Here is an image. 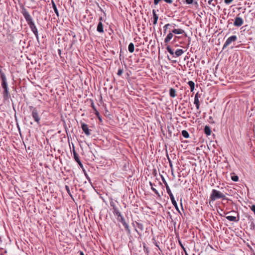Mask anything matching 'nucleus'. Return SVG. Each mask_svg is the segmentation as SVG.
Segmentation results:
<instances>
[{
    "label": "nucleus",
    "mask_w": 255,
    "mask_h": 255,
    "mask_svg": "<svg viewBox=\"0 0 255 255\" xmlns=\"http://www.w3.org/2000/svg\"><path fill=\"white\" fill-rule=\"evenodd\" d=\"M152 13H153V24H156L157 23V22L158 16L156 14L155 10L153 9L152 10Z\"/></svg>",
    "instance_id": "obj_16"
},
{
    "label": "nucleus",
    "mask_w": 255,
    "mask_h": 255,
    "mask_svg": "<svg viewBox=\"0 0 255 255\" xmlns=\"http://www.w3.org/2000/svg\"><path fill=\"white\" fill-rule=\"evenodd\" d=\"M170 26H172L173 25H169V23L165 24L163 26V30H167V29H168V28Z\"/></svg>",
    "instance_id": "obj_34"
},
{
    "label": "nucleus",
    "mask_w": 255,
    "mask_h": 255,
    "mask_svg": "<svg viewBox=\"0 0 255 255\" xmlns=\"http://www.w3.org/2000/svg\"><path fill=\"white\" fill-rule=\"evenodd\" d=\"M244 20L243 18L239 16H236L234 22V25L237 27H240L243 25Z\"/></svg>",
    "instance_id": "obj_8"
},
{
    "label": "nucleus",
    "mask_w": 255,
    "mask_h": 255,
    "mask_svg": "<svg viewBox=\"0 0 255 255\" xmlns=\"http://www.w3.org/2000/svg\"><path fill=\"white\" fill-rule=\"evenodd\" d=\"M233 0H225L224 2L226 4H229L233 1Z\"/></svg>",
    "instance_id": "obj_37"
},
{
    "label": "nucleus",
    "mask_w": 255,
    "mask_h": 255,
    "mask_svg": "<svg viewBox=\"0 0 255 255\" xmlns=\"http://www.w3.org/2000/svg\"><path fill=\"white\" fill-rule=\"evenodd\" d=\"M102 20H103L102 17H100L99 18V20H100V21H101V22H102Z\"/></svg>",
    "instance_id": "obj_50"
},
{
    "label": "nucleus",
    "mask_w": 255,
    "mask_h": 255,
    "mask_svg": "<svg viewBox=\"0 0 255 255\" xmlns=\"http://www.w3.org/2000/svg\"><path fill=\"white\" fill-rule=\"evenodd\" d=\"M226 218L230 221L238 222L240 220V217L238 216L237 217L233 216H228Z\"/></svg>",
    "instance_id": "obj_10"
},
{
    "label": "nucleus",
    "mask_w": 255,
    "mask_h": 255,
    "mask_svg": "<svg viewBox=\"0 0 255 255\" xmlns=\"http://www.w3.org/2000/svg\"><path fill=\"white\" fill-rule=\"evenodd\" d=\"M52 7L54 9L55 13H56L57 17H59V14L58 10L57 9V8L56 7L55 3H54V2L53 1H52Z\"/></svg>",
    "instance_id": "obj_20"
},
{
    "label": "nucleus",
    "mask_w": 255,
    "mask_h": 255,
    "mask_svg": "<svg viewBox=\"0 0 255 255\" xmlns=\"http://www.w3.org/2000/svg\"><path fill=\"white\" fill-rule=\"evenodd\" d=\"M167 51L171 54L173 55L174 54V51L169 46H168L166 48Z\"/></svg>",
    "instance_id": "obj_27"
},
{
    "label": "nucleus",
    "mask_w": 255,
    "mask_h": 255,
    "mask_svg": "<svg viewBox=\"0 0 255 255\" xmlns=\"http://www.w3.org/2000/svg\"><path fill=\"white\" fill-rule=\"evenodd\" d=\"M87 179H88L89 181L90 180V178H87Z\"/></svg>",
    "instance_id": "obj_55"
},
{
    "label": "nucleus",
    "mask_w": 255,
    "mask_h": 255,
    "mask_svg": "<svg viewBox=\"0 0 255 255\" xmlns=\"http://www.w3.org/2000/svg\"><path fill=\"white\" fill-rule=\"evenodd\" d=\"M231 179L233 181L237 182L239 180V177L237 175L235 174L231 176Z\"/></svg>",
    "instance_id": "obj_30"
},
{
    "label": "nucleus",
    "mask_w": 255,
    "mask_h": 255,
    "mask_svg": "<svg viewBox=\"0 0 255 255\" xmlns=\"http://www.w3.org/2000/svg\"><path fill=\"white\" fill-rule=\"evenodd\" d=\"M169 25H173L172 26H170L168 28V29H170L171 30H172V28H174L175 25H176L175 24H174V23L169 24Z\"/></svg>",
    "instance_id": "obj_38"
},
{
    "label": "nucleus",
    "mask_w": 255,
    "mask_h": 255,
    "mask_svg": "<svg viewBox=\"0 0 255 255\" xmlns=\"http://www.w3.org/2000/svg\"><path fill=\"white\" fill-rule=\"evenodd\" d=\"M98 120H99V121L102 123V117L100 116H99L98 117H97Z\"/></svg>",
    "instance_id": "obj_44"
},
{
    "label": "nucleus",
    "mask_w": 255,
    "mask_h": 255,
    "mask_svg": "<svg viewBox=\"0 0 255 255\" xmlns=\"http://www.w3.org/2000/svg\"><path fill=\"white\" fill-rule=\"evenodd\" d=\"M251 228H252V227L254 228V227H255V224H254V223H253V222H252V223H251Z\"/></svg>",
    "instance_id": "obj_47"
},
{
    "label": "nucleus",
    "mask_w": 255,
    "mask_h": 255,
    "mask_svg": "<svg viewBox=\"0 0 255 255\" xmlns=\"http://www.w3.org/2000/svg\"><path fill=\"white\" fill-rule=\"evenodd\" d=\"M24 18L25 19L27 24H28L30 29L35 35L37 40L39 41V36L37 28L33 21L32 18L30 16L28 11L25 8H23L21 11Z\"/></svg>",
    "instance_id": "obj_1"
},
{
    "label": "nucleus",
    "mask_w": 255,
    "mask_h": 255,
    "mask_svg": "<svg viewBox=\"0 0 255 255\" xmlns=\"http://www.w3.org/2000/svg\"><path fill=\"white\" fill-rule=\"evenodd\" d=\"M0 79L1 80V86L3 90L2 93L3 98L4 100H7L10 98V95L9 92L6 77L0 78Z\"/></svg>",
    "instance_id": "obj_2"
},
{
    "label": "nucleus",
    "mask_w": 255,
    "mask_h": 255,
    "mask_svg": "<svg viewBox=\"0 0 255 255\" xmlns=\"http://www.w3.org/2000/svg\"><path fill=\"white\" fill-rule=\"evenodd\" d=\"M165 182V187H166V191H167V192L168 193V194L169 195V197H170V199L171 201V202L172 203V204L174 206V207L176 208H177V202L174 198V197L169 188V187L168 186L167 183Z\"/></svg>",
    "instance_id": "obj_5"
},
{
    "label": "nucleus",
    "mask_w": 255,
    "mask_h": 255,
    "mask_svg": "<svg viewBox=\"0 0 255 255\" xmlns=\"http://www.w3.org/2000/svg\"><path fill=\"white\" fill-rule=\"evenodd\" d=\"M91 107L93 108V109L94 110V111H95L96 110H97L96 107H95V106L94 104V103L92 102V103H91Z\"/></svg>",
    "instance_id": "obj_40"
},
{
    "label": "nucleus",
    "mask_w": 255,
    "mask_h": 255,
    "mask_svg": "<svg viewBox=\"0 0 255 255\" xmlns=\"http://www.w3.org/2000/svg\"><path fill=\"white\" fill-rule=\"evenodd\" d=\"M188 84L189 85V86L190 87V88L191 89V81H188Z\"/></svg>",
    "instance_id": "obj_46"
},
{
    "label": "nucleus",
    "mask_w": 255,
    "mask_h": 255,
    "mask_svg": "<svg viewBox=\"0 0 255 255\" xmlns=\"http://www.w3.org/2000/svg\"><path fill=\"white\" fill-rule=\"evenodd\" d=\"M219 199H226V196L221 192L216 189H213L210 196V200L214 201Z\"/></svg>",
    "instance_id": "obj_3"
},
{
    "label": "nucleus",
    "mask_w": 255,
    "mask_h": 255,
    "mask_svg": "<svg viewBox=\"0 0 255 255\" xmlns=\"http://www.w3.org/2000/svg\"><path fill=\"white\" fill-rule=\"evenodd\" d=\"M237 39L238 37L236 35H232L229 38H228L223 45V49H225L228 45L231 44L233 42L236 41L237 40Z\"/></svg>",
    "instance_id": "obj_6"
},
{
    "label": "nucleus",
    "mask_w": 255,
    "mask_h": 255,
    "mask_svg": "<svg viewBox=\"0 0 255 255\" xmlns=\"http://www.w3.org/2000/svg\"><path fill=\"white\" fill-rule=\"evenodd\" d=\"M80 255H85L83 252L81 251L80 252Z\"/></svg>",
    "instance_id": "obj_49"
},
{
    "label": "nucleus",
    "mask_w": 255,
    "mask_h": 255,
    "mask_svg": "<svg viewBox=\"0 0 255 255\" xmlns=\"http://www.w3.org/2000/svg\"><path fill=\"white\" fill-rule=\"evenodd\" d=\"M182 135L185 138H188L189 137V134L187 131L183 130L182 131Z\"/></svg>",
    "instance_id": "obj_26"
},
{
    "label": "nucleus",
    "mask_w": 255,
    "mask_h": 255,
    "mask_svg": "<svg viewBox=\"0 0 255 255\" xmlns=\"http://www.w3.org/2000/svg\"><path fill=\"white\" fill-rule=\"evenodd\" d=\"M194 165L197 168H194V170L195 172V174L197 173L198 172H200L201 171V167L199 166H197L196 163H193L192 162V167Z\"/></svg>",
    "instance_id": "obj_19"
},
{
    "label": "nucleus",
    "mask_w": 255,
    "mask_h": 255,
    "mask_svg": "<svg viewBox=\"0 0 255 255\" xmlns=\"http://www.w3.org/2000/svg\"><path fill=\"white\" fill-rule=\"evenodd\" d=\"M194 86H195L194 83L193 82H192V91H193V90L194 89Z\"/></svg>",
    "instance_id": "obj_48"
},
{
    "label": "nucleus",
    "mask_w": 255,
    "mask_h": 255,
    "mask_svg": "<svg viewBox=\"0 0 255 255\" xmlns=\"http://www.w3.org/2000/svg\"><path fill=\"white\" fill-rule=\"evenodd\" d=\"M161 0H154V3L155 5H157Z\"/></svg>",
    "instance_id": "obj_42"
},
{
    "label": "nucleus",
    "mask_w": 255,
    "mask_h": 255,
    "mask_svg": "<svg viewBox=\"0 0 255 255\" xmlns=\"http://www.w3.org/2000/svg\"><path fill=\"white\" fill-rule=\"evenodd\" d=\"M81 128H82L83 131L85 133V134L88 136L90 135L91 134L90 131L91 130H90L88 128V125L86 124L82 123V122L81 123Z\"/></svg>",
    "instance_id": "obj_9"
},
{
    "label": "nucleus",
    "mask_w": 255,
    "mask_h": 255,
    "mask_svg": "<svg viewBox=\"0 0 255 255\" xmlns=\"http://www.w3.org/2000/svg\"><path fill=\"white\" fill-rule=\"evenodd\" d=\"M59 52L60 53L61 52V50H59Z\"/></svg>",
    "instance_id": "obj_54"
},
{
    "label": "nucleus",
    "mask_w": 255,
    "mask_h": 255,
    "mask_svg": "<svg viewBox=\"0 0 255 255\" xmlns=\"http://www.w3.org/2000/svg\"><path fill=\"white\" fill-rule=\"evenodd\" d=\"M1 68H2L1 66H0V78H2L6 77V75L3 72Z\"/></svg>",
    "instance_id": "obj_29"
},
{
    "label": "nucleus",
    "mask_w": 255,
    "mask_h": 255,
    "mask_svg": "<svg viewBox=\"0 0 255 255\" xmlns=\"http://www.w3.org/2000/svg\"><path fill=\"white\" fill-rule=\"evenodd\" d=\"M128 49L129 52L132 53L134 50V44L132 43H130L128 46Z\"/></svg>",
    "instance_id": "obj_23"
},
{
    "label": "nucleus",
    "mask_w": 255,
    "mask_h": 255,
    "mask_svg": "<svg viewBox=\"0 0 255 255\" xmlns=\"http://www.w3.org/2000/svg\"><path fill=\"white\" fill-rule=\"evenodd\" d=\"M149 184L151 186V190L154 192V193L157 195H159L158 191L155 188L153 187V186H154L155 184L152 183L151 182H149Z\"/></svg>",
    "instance_id": "obj_22"
},
{
    "label": "nucleus",
    "mask_w": 255,
    "mask_h": 255,
    "mask_svg": "<svg viewBox=\"0 0 255 255\" xmlns=\"http://www.w3.org/2000/svg\"><path fill=\"white\" fill-rule=\"evenodd\" d=\"M187 142L188 141L187 140L182 141V144H181L182 147L184 148H187L188 145H186V143H187Z\"/></svg>",
    "instance_id": "obj_32"
},
{
    "label": "nucleus",
    "mask_w": 255,
    "mask_h": 255,
    "mask_svg": "<svg viewBox=\"0 0 255 255\" xmlns=\"http://www.w3.org/2000/svg\"><path fill=\"white\" fill-rule=\"evenodd\" d=\"M173 37V33H172V32L171 31L167 35V36L166 37V38H165L164 39V42L166 43V44H167L170 40Z\"/></svg>",
    "instance_id": "obj_12"
},
{
    "label": "nucleus",
    "mask_w": 255,
    "mask_h": 255,
    "mask_svg": "<svg viewBox=\"0 0 255 255\" xmlns=\"http://www.w3.org/2000/svg\"><path fill=\"white\" fill-rule=\"evenodd\" d=\"M123 73V70L121 68H120V69H119V70L118 71L117 74L119 76H121V75H122Z\"/></svg>",
    "instance_id": "obj_36"
},
{
    "label": "nucleus",
    "mask_w": 255,
    "mask_h": 255,
    "mask_svg": "<svg viewBox=\"0 0 255 255\" xmlns=\"http://www.w3.org/2000/svg\"><path fill=\"white\" fill-rule=\"evenodd\" d=\"M95 113V115H96L97 117H98L99 116H100V113H99V112L97 110H96V111H95V113Z\"/></svg>",
    "instance_id": "obj_41"
},
{
    "label": "nucleus",
    "mask_w": 255,
    "mask_h": 255,
    "mask_svg": "<svg viewBox=\"0 0 255 255\" xmlns=\"http://www.w3.org/2000/svg\"><path fill=\"white\" fill-rule=\"evenodd\" d=\"M183 3L191 4V0H182Z\"/></svg>",
    "instance_id": "obj_35"
},
{
    "label": "nucleus",
    "mask_w": 255,
    "mask_h": 255,
    "mask_svg": "<svg viewBox=\"0 0 255 255\" xmlns=\"http://www.w3.org/2000/svg\"><path fill=\"white\" fill-rule=\"evenodd\" d=\"M171 31L175 34H180L184 32V30L182 29H173Z\"/></svg>",
    "instance_id": "obj_15"
},
{
    "label": "nucleus",
    "mask_w": 255,
    "mask_h": 255,
    "mask_svg": "<svg viewBox=\"0 0 255 255\" xmlns=\"http://www.w3.org/2000/svg\"><path fill=\"white\" fill-rule=\"evenodd\" d=\"M166 2L168 3H171L172 2V0H164Z\"/></svg>",
    "instance_id": "obj_43"
},
{
    "label": "nucleus",
    "mask_w": 255,
    "mask_h": 255,
    "mask_svg": "<svg viewBox=\"0 0 255 255\" xmlns=\"http://www.w3.org/2000/svg\"><path fill=\"white\" fill-rule=\"evenodd\" d=\"M177 38H178V37H177V36H174V41H175V40H176V39Z\"/></svg>",
    "instance_id": "obj_51"
},
{
    "label": "nucleus",
    "mask_w": 255,
    "mask_h": 255,
    "mask_svg": "<svg viewBox=\"0 0 255 255\" xmlns=\"http://www.w3.org/2000/svg\"><path fill=\"white\" fill-rule=\"evenodd\" d=\"M208 3L210 5H212L213 7H215L216 4L218 3V1H215L214 0H209Z\"/></svg>",
    "instance_id": "obj_25"
},
{
    "label": "nucleus",
    "mask_w": 255,
    "mask_h": 255,
    "mask_svg": "<svg viewBox=\"0 0 255 255\" xmlns=\"http://www.w3.org/2000/svg\"><path fill=\"white\" fill-rule=\"evenodd\" d=\"M184 251H185V254H186V255H189L187 254V253L186 252V251H185V250H184Z\"/></svg>",
    "instance_id": "obj_52"
},
{
    "label": "nucleus",
    "mask_w": 255,
    "mask_h": 255,
    "mask_svg": "<svg viewBox=\"0 0 255 255\" xmlns=\"http://www.w3.org/2000/svg\"><path fill=\"white\" fill-rule=\"evenodd\" d=\"M251 210L255 214V205H253L251 207Z\"/></svg>",
    "instance_id": "obj_39"
},
{
    "label": "nucleus",
    "mask_w": 255,
    "mask_h": 255,
    "mask_svg": "<svg viewBox=\"0 0 255 255\" xmlns=\"http://www.w3.org/2000/svg\"><path fill=\"white\" fill-rule=\"evenodd\" d=\"M97 30L100 33L104 32L103 25L101 21H100L98 24Z\"/></svg>",
    "instance_id": "obj_14"
},
{
    "label": "nucleus",
    "mask_w": 255,
    "mask_h": 255,
    "mask_svg": "<svg viewBox=\"0 0 255 255\" xmlns=\"http://www.w3.org/2000/svg\"><path fill=\"white\" fill-rule=\"evenodd\" d=\"M168 160H169V162L170 166L171 168H172V164L171 163V161H170V160L169 159V158H168Z\"/></svg>",
    "instance_id": "obj_45"
},
{
    "label": "nucleus",
    "mask_w": 255,
    "mask_h": 255,
    "mask_svg": "<svg viewBox=\"0 0 255 255\" xmlns=\"http://www.w3.org/2000/svg\"><path fill=\"white\" fill-rule=\"evenodd\" d=\"M136 224L137 225V228L139 229L141 231H142L144 230V226L142 224L138 222H136Z\"/></svg>",
    "instance_id": "obj_28"
},
{
    "label": "nucleus",
    "mask_w": 255,
    "mask_h": 255,
    "mask_svg": "<svg viewBox=\"0 0 255 255\" xmlns=\"http://www.w3.org/2000/svg\"><path fill=\"white\" fill-rule=\"evenodd\" d=\"M117 220L122 223L124 227H125L126 231L128 233H130V229L129 228V226L128 223L126 222V220L122 215L121 216H120L119 218H117Z\"/></svg>",
    "instance_id": "obj_7"
},
{
    "label": "nucleus",
    "mask_w": 255,
    "mask_h": 255,
    "mask_svg": "<svg viewBox=\"0 0 255 255\" xmlns=\"http://www.w3.org/2000/svg\"><path fill=\"white\" fill-rule=\"evenodd\" d=\"M192 8H197L198 6L197 2L195 0H192Z\"/></svg>",
    "instance_id": "obj_31"
},
{
    "label": "nucleus",
    "mask_w": 255,
    "mask_h": 255,
    "mask_svg": "<svg viewBox=\"0 0 255 255\" xmlns=\"http://www.w3.org/2000/svg\"><path fill=\"white\" fill-rule=\"evenodd\" d=\"M166 30H163V31H164V33H166Z\"/></svg>",
    "instance_id": "obj_53"
},
{
    "label": "nucleus",
    "mask_w": 255,
    "mask_h": 255,
    "mask_svg": "<svg viewBox=\"0 0 255 255\" xmlns=\"http://www.w3.org/2000/svg\"><path fill=\"white\" fill-rule=\"evenodd\" d=\"M65 189H66V191H67V193H68V194L69 195V196H71V197H72V194H71V192H70V188H69V186H67V185H66V186H65Z\"/></svg>",
    "instance_id": "obj_33"
},
{
    "label": "nucleus",
    "mask_w": 255,
    "mask_h": 255,
    "mask_svg": "<svg viewBox=\"0 0 255 255\" xmlns=\"http://www.w3.org/2000/svg\"><path fill=\"white\" fill-rule=\"evenodd\" d=\"M176 90L173 88H171L169 90V95L170 97L174 98L176 96Z\"/></svg>",
    "instance_id": "obj_21"
},
{
    "label": "nucleus",
    "mask_w": 255,
    "mask_h": 255,
    "mask_svg": "<svg viewBox=\"0 0 255 255\" xmlns=\"http://www.w3.org/2000/svg\"><path fill=\"white\" fill-rule=\"evenodd\" d=\"M114 209V214L115 215L117 216V218H119L120 216H121L122 214L119 209L117 208H113Z\"/></svg>",
    "instance_id": "obj_17"
},
{
    "label": "nucleus",
    "mask_w": 255,
    "mask_h": 255,
    "mask_svg": "<svg viewBox=\"0 0 255 255\" xmlns=\"http://www.w3.org/2000/svg\"><path fill=\"white\" fill-rule=\"evenodd\" d=\"M204 132L207 135H210L211 133V130L209 126H206L204 128Z\"/></svg>",
    "instance_id": "obj_18"
},
{
    "label": "nucleus",
    "mask_w": 255,
    "mask_h": 255,
    "mask_svg": "<svg viewBox=\"0 0 255 255\" xmlns=\"http://www.w3.org/2000/svg\"><path fill=\"white\" fill-rule=\"evenodd\" d=\"M29 109L31 112V116L34 121L37 124H40V117L39 115L38 110L36 108L33 107L32 106H30Z\"/></svg>",
    "instance_id": "obj_4"
},
{
    "label": "nucleus",
    "mask_w": 255,
    "mask_h": 255,
    "mask_svg": "<svg viewBox=\"0 0 255 255\" xmlns=\"http://www.w3.org/2000/svg\"><path fill=\"white\" fill-rule=\"evenodd\" d=\"M73 155L75 161L79 164L80 166H82V164L79 159L78 154L76 152L75 149H73Z\"/></svg>",
    "instance_id": "obj_11"
},
{
    "label": "nucleus",
    "mask_w": 255,
    "mask_h": 255,
    "mask_svg": "<svg viewBox=\"0 0 255 255\" xmlns=\"http://www.w3.org/2000/svg\"><path fill=\"white\" fill-rule=\"evenodd\" d=\"M199 94L197 93L194 97V104H195L197 109L199 108Z\"/></svg>",
    "instance_id": "obj_13"
},
{
    "label": "nucleus",
    "mask_w": 255,
    "mask_h": 255,
    "mask_svg": "<svg viewBox=\"0 0 255 255\" xmlns=\"http://www.w3.org/2000/svg\"><path fill=\"white\" fill-rule=\"evenodd\" d=\"M183 51L182 49H178L175 51V52H174V54L176 57H178L180 56L183 53Z\"/></svg>",
    "instance_id": "obj_24"
}]
</instances>
